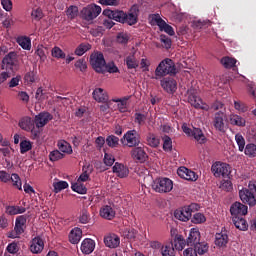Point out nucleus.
<instances>
[{
  "label": "nucleus",
  "mask_w": 256,
  "mask_h": 256,
  "mask_svg": "<svg viewBox=\"0 0 256 256\" xmlns=\"http://www.w3.org/2000/svg\"><path fill=\"white\" fill-rule=\"evenodd\" d=\"M1 69L8 73H15L19 69V58L17 52L11 51L2 59Z\"/></svg>",
  "instance_id": "3"
},
{
  "label": "nucleus",
  "mask_w": 256,
  "mask_h": 256,
  "mask_svg": "<svg viewBox=\"0 0 256 256\" xmlns=\"http://www.w3.org/2000/svg\"><path fill=\"white\" fill-rule=\"evenodd\" d=\"M33 119H31V117H23L20 121H19V127H21L24 131H31V129H33Z\"/></svg>",
  "instance_id": "34"
},
{
  "label": "nucleus",
  "mask_w": 256,
  "mask_h": 256,
  "mask_svg": "<svg viewBox=\"0 0 256 256\" xmlns=\"http://www.w3.org/2000/svg\"><path fill=\"white\" fill-rule=\"evenodd\" d=\"M58 149L62 153H68V155H71V153H73V148L71 147V144L67 141L58 142Z\"/></svg>",
  "instance_id": "46"
},
{
  "label": "nucleus",
  "mask_w": 256,
  "mask_h": 256,
  "mask_svg": "<svg viewBox=\"0 0 256 256\" xmlns=\"http://www.w3.org/2000/svg\"><path fill=\"white\" fill-rule=\"evenodd\" d=\"M121 143L126 145V147L135 148L141 145V135L137 130H128L121 138Z\"/></svg>",
  "instance_id": "6"
},
{
  "label": "nucleus",
  "mask_w": 256,
  "mask_h": 256,
  "mask_svg": "<svg viewBox=\"0 0 256 256\" xmlns=\"http://www.w3.org/2000/svg\"><path fill=\"white\" fill-rule=\"evenodd\" d=\"M225 69H233L237 64V59L225 56L220 61Z\"/></svg>",
  "instance_id": "41"
},
{
  "label": "nucleus",
  "mask_w": 256,
  "mask_h": 256,
  "mask_svg": "<svg viewBox=\"0 0 256 256\" xmlns=\"http://www.w3.org/2000/svg\"><path fill=\"white\" fill-rule=\"evenodd\" d=\"M177 175H179L181 179H185L186 181H197V179H199V176L195 172L185 166H181L178 168Z\"/></svg>",
  "instance_id": "16"
},
{
  "label": "nucleus",
  "mask_w": 256,
  "mask_h": 256,
  "mask_svg": "<svg viewBox=\"0 0 256 256\" xmlns=\"http://www.w3.org/2000/svg\"><path fill=\"white\" fill-rule=\"evenodd\" d=\"M112 171L113 173H116L117 177H120V179H124V177L129 175V168H127V166H125L123 163L119 162L114 164Z\"/></svg>",
  "instance_id": "25"
},
{
  "label": "nucleus",
  "mask_w": 256,
  "mask_h": 256,
  "mask_svg": "<svg viewBox=\"0 0 256 256\" xmlns=\"http://www.w3.org/2000/svg\"><path fill=\"white\" fill-rule=\"evenodd\" d=\"M248 212L247 205H244L241 202H235L230 207V213L232 217H245Z\"/></svg>",
  "instance_id": "14"
},
{
  "label": "nucleus",
  "mask_w": 256,
  "mask_h": 256,
  "mask_svg": "<svg viewBox=\"0 0 256 256\" xmlns=\"http://www.w3.org/2000/svg\"><path fill=\"white\" fill-rule=\"evenodd\" d=\"M130 155L134 161H139L140 163H145V161H147V153L143 147H134V149L131 150Z\"/></svg>",
  "instance_id": "21"
},
{
  "label": "nucleus",
  "mask_w": 256,
  "mask_h": 256,
  "mask_svg": "<svg viewBox=\"0 0 256 256\" xmlns=\"http://www.w3.org/2000/svg\"><path fill=\"white\" fill-rule=\"evenodd\" d=\"M117 43H121L122 45H126V43H129V35L127 33H118L116 37Z\"/></svg>",
  "instance_id": "63"
},
{
  "label": "nucleus",
  "mask_w": 256,
  "mask_h": 256,
  "mask_svg": "<svg viewBox=\"0 0 256 256\" xmlns=\"http://www.w3.org/2000/svg\"><path fill=\"white\" fill-rule=\"evenodd\" d=\"M104 243L109 249H117V246L121 243V239L115 234H110L104 237Z\"/></svg>",
  "instance_id": "26"
},
{
  "label": "nucleus",
  "mask_w": 256,
  "mask_h": 256,
  "mask_svg": "<svg viewBox=\"0 0 256 256\" xmlns=\"http://www.w3.org/2000/svg\"><path fill=\"white\" fill-rule=\"evenodd\" d=\"M244 153L248 157H256V145L253 143L247 144Z\"/></svg>",
  "instance_id": "53"
},
{
  "label": "nucleus",
  "mask_w": 256,
  "mask_h": 256,
  "mask_svg": "<svg viewBox=\"0 0 256 256\" xmlns=\"http://www.w3.org/2000/svg\"><path fill=\"white\" fill-rule=\"evenodd\" d=\"M43 249H45V242L41 237H35L32 239L29 250L34 255H39V253L43 252Z\"/></svg>",
  "instance_id": "18"
},
{
  "label": "nucleus",
  "mask_w": 256,
  "mask_h": 256,
  "mask_svg": "<svg viewBox=\"0 0 256 256\" xmlns=\"http://www.w3.org/2000/svg\"><path fill=\"white\" fill-rule=\"evenodd\" d=\"M51 55L52 57H54V59H65V57H67L65 52H63V50L59 48V46H55L54 48H52Z\"/></svg>",
  "instance_id": "49"
},
{
  "label": "nucleus",
  "mask_w": 256,
  "mask_h": 256,
  "mask_svg": "<svg viewBox=\"0 0 256 256\" xmlns=\"http://www.w3.org/2000/svg\"><path fill=\"white\" fill-rule=\"evenodd\" d=\"M27 211V208L23 206H7L6 207V213L8 215H22V213H25Z\"/></svg>",
  "instance_id": "37"
},
{
  "label": "nucleus",
  "mask_w": 256,
  "mask_h": 256,
  "mask_svg": "<svg viewBox=\"0 0 256 256\" xmlns=\"http://www.w3.org/2000/svg\"><path fill=\"white\" fill-rule=\"evenodd\" d=\"M0 181L2 183H9V181H12L16 189H19V191L22 189L21 178L17 174H12L11 176L6 171L0 170Z\"/></svg>",
  "instance_id": "10"
},
{
  "label": "nucleus",
  "mask_w": 256,
  "mask_h": 256,
  "mask_svg": "<svg viewBox=\"0 0 256 256\" xmlns=\"http://www.w3.org/2000/svg\"><path fill=\"white\" fill-rule=\"evenodd\" d=\"M163 141V150L166 151V153H171L173 151V140H171V137L165 135L162 138Z\"/></svg>",
  "instance_id": "44"
},
{
  "label": "nucleus",
  "mask_w": 256,
  "mask_h": 256,
  "mask_svg": "<svg viewBox=\"0 0 256 256\" xmlns=\"http://www.w3.org/2000/svg\"><path fill=\"white\" fill-rule=\"evenodd\" d=\"M152 21L156 22V25L159 27L160 31H164V33H167L170 36L175 35V30H173V27L167 24V22H165V20H163L159 14H153Z\"/></svg>",
  "instance_id": "11"
},
{
  "label": "nucleus",
  "mask_w": 256,
  "mask_h": 256,
  "mask_svg": "<svg viewBox=\"0 0 256 256\" xmlns=\"http://www.w3.org/2000/svg\"><path fill=\"white\" fill-rule=\"evenodd\" d=\"M129 99H131V95L124 96L122 98H114V99H112V101H113V103H118L117 107H118V111L120 113H127V103L129 101Z\"/></svg>",
  "instance_id": "29"
},
{
  "label": "nucleus",
  "mask_w": 256,
  "mask_h": 256,
  "mask_svg": "<svg viewBox=\"0 0 256 256\" xmlns=\"http://www.w3.org/2000/svg\"><path fill=\"white\" fill-rule=\"evenodd\" d=\"M124 61L126 63L127 69H137V67H139V61L135 57V53L127 56Z\"/></svg>",
  "instance_id": "35"
},
{
  "label": "nucleus",
  "mask_w": 256,
  "mask_h": 256,
  "mask_svg": "<svg viewBox=\"0 0 256 256\" xmlns=\"http://www.w3.org/2000/svg\"><path fill=\"white\" fill-rule=\"evenodd\" d=\"M194 29H204V27H211L209 20H196L193 22Z\"/></svg>",
  "instance_id": "54"
},
{
  "label": "nucleus",
  "mask_w": 256,
  "mask_h": 256,
  "mask_svg": "<svg viewBox=\"0 0 256 256\" xmlns=\"http://www.w3.org/2000/svg\"><path fill=\"white\" fill-rule=\"evenodd\" d=\"M205 221H207V219L205 218V215H203L202 213H196L192 218V223H195L196 225L205 223Z\"/></svg>",
  "instance_id": "61"
},
{
  "label": "nucleus",
  "mask_w": 256,
  "mask_h": 256,
  "mask_svg": "<svg viewBox=\"0 0 256 256\" xmlns=\"http://www.w3.org/2000/svg\"><path fill=\"white\" fill-rule=\"evenodd\" d=\"M72 191L75 193H79L80 195H85L87 193V187L85 185L81 184V182L77 181L76 183H72L71 186Z\"/></svg>",
  "instance_id": "45"
},
{
  "label": "nucleus",
  "mask_w": 256,
  "mask_h": 256,
  "mask_svg": "<svg viewBox=\"0 0 256 256\" xmlns=\"http://www.w3.org/2000/svg\"><path fill=\"white\" fill-rule=\"evenodd\" d=\"M146 143L149 147L157 148L161 144V138L153 133H149L146 137Z\"/></svg>",
  "instance_id": "33"
},
{
  "label": "nucleus",
  "mask_w": 256,
  "mask_h": 256,
  "mask_svg": "<svg viewBox=\"0 0 256 256\" xmlns=\"http://www.w3.org/2000/svg\"><path fill=\"white\" fill-rule=\"evenodd\" d=\"M102 15L108 17V19H113V21H117V23H127V25H135L137 23V16L135 14H127L123 10L105 9L103 10Z\"/></svg>",
  "instance_id": "1"
},
{
  "label": "nucleus",
  "mask_w": 256,
  "mask_h": 256,
  "mask_svg": "<svg viewBox=\"0 0 256 256\" xmlns=\"http://www.w3.org/2000/svg\"><path fill=\"white\" fill-rule=\"evenodd\" d=\"M152 189L156 193H171L173 191V180L167 177L157 178L152 183Z\"/></svg>",
  "instance_id": "5"
},
{
  "label": "nucleus",
  "mask_w": 256,
  "mask_h": 256,
  "mask_svg": "<svg viewBox=\"0 0 256 256\" xmlns=\"http://www.w3.org/2000/svg\"><path fill=\"white\" fill-rule=\"evenodd\" d=\"M7 253H10L11 255H15L19 253V244L17 242L9 243L6 247Z\"/></svg>",
  "instance_id": "57"
},
{
  "label": "nucleus",
  "mask_w": 256,
  "mask_h": 256,
  "mask_svg": "<svg viewBox=\"0 0 256 256\" xmlns=\"http://www.w3.org/2000/svg\"><path fill=\"white\" fill-rule=\"evenodd\" d=\"M92 95L93 99L98 103H107L109 101V95H107V92L103 88H96Z\"/></svg>",
  "instance_id": "27"
},
{
  "label": "nucleus",
  "mask_w": 256,
  "mask_h": 256,
  "mask_svg": "<svg viewBox=\"0 0 256 256\" xmlns=\"http://www.w3.org/2000/svg\"><path fill=\"white\" fill-rule=\"evenodd\" d=\"M115 215V210L109 205H105L100 209V217L107 219L108 221L115 219Z\"/></svg>",
  "instance_id": "28"
},
{
  "label": "nucleus",
  "mask_w": 256,
  "mask_h": 256,
  "mask_svg": "<svg viewBox=\"0 0 256 256\" xmlns=\"http://www.w3.org/2000/svg\"><path fill=\"white\" fill-rule=\"evenodd\" d=\"M90 65L96 73H105V56L101 52H94L90 56Z\"/></svg>",
  "instance_id": "8"
},
{
  "label": "nucleus",
  "mask_w": 256,
  "mask_h": 256,
  "mask_svg": "<svg viewBox=\"0 0 256 256\" xmlns=\"http://www.w3.org/2000/svg\"><path fill=\"white\" fill-rule=\"evenodd\" d=\"M154 75L155 77H152V79L156 80L163 79L167 77V75H170V77L177 75V67H175V62H173L171 58H165L156 67Z\"/></svg>",
  "instance_id": "2"
},
{
  "label": "nucleus",
  "mask_w": 256,
  "mask_h": 256,
  "mask_svg": "<svg viewBox=\"0 0 256 256\" xmlns=\"http://www.w3.org/2000/svg\"><path fill=\"white\" fill-rule=\"evenodd\" d=\"M161 253L162 256H175V248L173 247V244L171 243L162 246Z\"/></svg>",
  "instance_id": "48"
},
{
  "label": "nucleus",
  "mask_w": 256,
  "mask_h": 256,
  "mask_svg": "<svg viewBox=\"0 0 256 256\" xmlns=\"http://www.w3.org/2000/svg\"><path fill=\"white\" fill-rule=\"evenodd\" d=\"M188 102L195 109H202V111H209V105H207L206 103H203V100L199 96L193 93L189 94Z\"/></svg>",
  "instance_id": "15"
},
{
  "label": "nucleus",
  "mask_w": 256,
  "mask_h": 256,
  "mask_svg": "<svg viewBox=\"0 0 256 256\" xmlns=\"http://www.w3.org/2000/svg\"><path fill=\"white\" fill-rule=\"evenodd\" d=\"M66 15L68 19H71V20L75 19L79 15V7L75 5L69 6L66 10Z\"/></svg>",
  "instance_id": "47"
},
{
  "label": "nucleus",
  "mask_w": 256,
  "mask_h": 256,
  "mask_svg": "<svg viewBox=\"0 0 256 256\" xmlns=\"http://www.w3.org/2000/svg\"><path fill=\"white\" fill-rule=\"evenodd\" d=\"M89 221H91V214L87 208H83L80 212L79 223H82V225H87Z\"/></svg>",
  "instance_id": "43"
},
{
  "label": "nucleus",
  "mask_w": 256,
  "mask_h": 256,
  "mask_svg": "<svg viewBox=\"0 0 256 256\" xmlns=\"http://www.w3.org/2000/svg\"><path fill=\"white\" fill-rule=\"evenodd\" d=\"M160 85L169 95H173L177 91V80L172 77L161 78Z\"/></svg>",
  "instance_id": "12"
},
{
  "label": "nucleus",
  "mask_w": 256,
  "mask_h": 256,
  "mask_svg": "<svg viewBox=\"0 0 256 256\" xmlns=\"http://www.w3.org/2000/svg\"><path fill=\"white\" fill-rule=\"evenodd\" d=\"M239 197L245 205H249V207H255L256 205V199L255 194L251 192V190L247 188H243L239 191Z\"/></svg>",
  "instance_id": "13"
},
{
  "label": "nucleus",
  "mask_w": 256,
  "mask_h": 256,
  "mask_svg": "<svg viewBox=\"0 0 256 256\" xmlns=\"http://www.w3.org/2000/svg\"><path fill=\"white\" fill-rule=\"evenodd\" d=\"M54 193H60L63 189H67L69 187V183L67 181H59L53 183Z\"/></svg>",
  "instance_id": "52"
},
{
  "label": "nucleus",
  "mask_w": 256,
  "mask_h": 256,
  "mask_svg": "<svg viewBox=\"0 0 256 256\" xmlns=\"http://www.w3.org/2000/svg\"><path fill=\"white\" fill-rule=\"evenodd\" d=\"M65 157V154L61 153L59 150H53L49 154V159L52 162L59 161L60 159H63Z\"/></svg>",
  "instance_id": "56"
},
{
  "label": "nucleus",
  "mask_w": 256,
  "mask_h": 256,
  "mask_svg": "<svg viewBox=\"0 0 256 256\" xmlns=\"http://www.w3.org/2000/svg\"><path fill=\"white\" fill-rule=\"evenodd\" d=\"M33 149V145L31 144V141L29 140H23L20 142V153L22 155H25L28 151H31Z\"/></svg>",
  "instance_id": "51"
},
{
  "label": "nucleus",
  "mask_w": 256,
  "mask_h": 256,
  "mask_svg": "<svg viewBox=\"0 0 256 256\" xmlns=\"http://www.w3.org/2000/svg\"><path fill=\"white\" fill-rule=\"evenodd\" d=\"M76 69H79L82 73L83 71L87 70V62H85V59L81 58L74 64Z\"/></svg>",
  "instance_id": "64"
},
{
  "label": "nucleus",
  "mask_w": 256,
  "mask_h": 256,
  "mask_svg": "<svg viewBox=\"0 0 256 256\" xmlns=\"http://www.w3.org/2000/svg\"><path fill=\"white\" fill-rule=\"evenodd\" d=\"M103 161L106 167H113V164L115 163V156H113V154L105 153Z\"/></svg>",
  "instance_id": "59"
},
{
  "label": "nucleus",
  "mask_w": 256,
  "mask_h": 256,
  "mask_svg": "<svg viewBox=\"0 0 256 256\" xmlns=\"http://www.w3.org/2000/svg\"><path fill=\"white\" fill-rule=\"evenodd\" d=\"M17 43L26 51H31V39L27 36H21L17 38Z\"/></svg>",
  "instance_id": "38"
},
{
  "label": "nucleus",
  "mask_w": 256,
  "mask_h": 256,
  "mask_svg": "<svg viewBox=\"0 0 256 256\" xmlns=\"http://www.w3.org/2000/svg\"><path fill=\"white\" fill-rule=\"evenodd\" d=\"M106 145L110 147V149H117L119 147V137L111 134L106 137Z\"/></svg>",
  "instance_id": "40"
},
{
  "label": "nucleus",
  "mask_w": 256,
  "mask_h": 256,
  "mask_svg": "<svg viewBox=\"0 0 256 256\" xmlns=\"http://www.w3.org/2000/svg\"><path fill=\"white\" fill-rule=\"evenodd\" d=\"M147 120V116L145 114L141 113H135L134 114V122L137 123L138 125H145V121Z\"/></svg>",
  "instance_id": "62"
},
{
  "label": "nucleus",
  "mask_w": 256,
  "mask_h": 256,
  "mask_svg": "<svg viewBox=\"0 0 256 256\" xmlns=\"http://www.w3.org/2000/svg\"><path fill=\"white\" fill-rule=\"evenodd\" d=\"M80 249L84 255H91L95 251V242L91 238H85L81 243Z\"/></svg>",
  "instance_id": "24"
},
{
  "label": "nucleus",
  "mask_w": 256,
  "mask_h": 256,
  "mask_svg": "<svg viewBox=\"0 0 256 256\" xmlns=\"http://www.w3.org/2000/svg\"><path fill=\"white\" fill-rule=\"evenodd\" d=\"M101 11V6L97 4H89L81 10L80 15L84 21L89 22L97 19V17L101 15Z\"/></svg>",
  "instance_id": "7"
},
{
  "label": "nucleus",
  "mask_w": 256,
  "mask_h": 256,
  "mask_svg": "<svg viewBox=\"0 0 256 256\" xmlns=\"http://www.w3.org/2000/svg\"><path fill=\"white\" fill-rule=\"evenodd\" d=\"M230 124L237 127H245V119L239 115L232 114L230 115Z\"/></svg>",
  "instance_id": "42"
},
{
  "label": "nucleus",
  "mask_w": 256,
  "mask_h": 256,
  "mask_svg": "<svg viewBox=\"0 0 256 256\" xmlns=\"http://www.w3.org/2000/svg\"><path fill=\"white\" fill-rule=\"evenodd\" d=\"M51 119H53V115H51L48 112H42L40 114H38L37 116H35L34 119V123L36 125V127L41 128V127H45L47 125V123H49V121H51Z\"/></svg>",
  "instance_id": "22"
},
{
  "label": "nucleus",
  "mask_w": 256,
  "mask_h": 256,
  "mask_svg": "<svg viewBox=\"0 0 256 256\" xmlns=\"http://www.w3.org/2000/svg\"><path fill=\"white\" fill-rule=\"evenodd\" d=\"M104 68L108 73H119V67L115 64V62H108L105 64Z\"/></svg>",
  "instance_id": "60"
},
{
  "label": "nucleus",
  "mask_w": 256,
  "mask_h": 256,
  "mask_svg": "<svg viewBox=\"0 0 256 256\" xmlns=\"http://www.w3.org/2000/svg\"><path fill=\"white\" fill-rule=\"evenodd\" d=\"M198 255H205L209 251V244L207 242H200L194 247Z\"/></svg>",
  "instance_id": "50"
},
{
  "label": "nucleus",
  "mask_w": 256,
  "mask_h": 256,
  "mask_svg": "<svg viewBox=\"0 0 256 256\" xmlns=\"http://www.w3.org/2000/svg\"><path fill=\"white\" fill-rule=\"evenodd\" d=\"M235 141L238 145L239 151L243 152L245 151V138L240 133H237L235 135Z\"/></svg>",
  "instance_id": "55"
},
{
  "label": "nucleus",
  "mask_w": 256,
  "mask_h": 256,
  "mask_svg": "<svg viewBox=\"0 0 256 256\" xmlns=\"http://www.w3.org/2000/svg\"><path fill=\"white\" fill-rule=\"evenodd\" d=\"M82 237L83 231L81 230V228H74L69 234V241L70 243H73V245H77V243L81 241Z\"/></svg>",
  "instance_id": "31"
},
{
  "label": "nucleus",
  "mask_w": 256,
  "mask_h": 256,
  "mask_svg": "<svg viewBox=\"0 0 256 256\" xmlns=\"http://www.w3.org/2000/svg\"><path fill=\"white\" fill-rule=\"evenodd\" d=\"M90 49H91V44L84 42V43H81L80 45H78V47L75 49L74 53L78 57H82V55H85V53H87V51H90Z\"/></svg>",
  "instance_id": "39"
},
{
  "label": "nucleus",
  "mask_w": 256,
  "mask_h": 256,
  "mask_svg": "<svg viewBox=\"0 0 256 256\" xmlns=\"http://www.w3.org/2000/svg\"><path fill=\"white\" fill-rule=\"evenodd\" d=\"M199 208V204L191 203L188 206L175 210L174 217L175 219H178V221L187 222L191 217H193V213H195V211H199Z\"/></svg>",
  "instance_id": "4"
},
{
  "label": "nucleus",
  "mask_w": 256,
  "mask_h": 256,
  "mask_svg": "<svg viewBox=\"0 0 256 256\" xmlns=\"http://www.w3.org/2000/svg\"><path fill=\"white\" fill-rule=\"evenodd\" d=\"M211 171L214 177H223L224 179H227L231 174V166L227 163L215 162L211 167Z\"/></svg>",
  "instance_id": "9"
},
{
  "label": "nucleus",
  "mask_w": 256,
  "mask_h": 256,
  "mask_svg": "<svg viewBox=\"0 0 256 256\" xmlns=\"http://www.w3.org/2000/svg\"><path fill=\"white\" fill-rule=\"evenodd\" d=\"M227 243H229V234H227V229L222 228L221 232L215 235V246L227 247Z\"/></svg>",
  "instance_id": "20"
},
{
  "label": "nucleus",
  "mask_w": 256,
  "mask_h": 256,
  "mask_svg": "<svg viewBox=\"0 0 256 256\" xmlns=\"http://www.w3.org/2000/svg\"><path fill=\"white\" fill-rule=\"evenodd\" d=\"M26 225H27V216L26 215L17 216L15 220L14 231H16L18 235H23V233H25Z\"/></svg>",
  "instance_id": "23"
},
{
  "label": "nucleus",
  "mask_w": 256,
  "mask_h": 256,
  "mask_svg": "<svg viewBox=\"0 0 256 256\" xmlns=\"http://www.w3.org/2000/svg\"><path fill=\"white\" fill-rule=\"evenodd\" d=\"M192 137H194L195 141L200 145H205V143H207V137H205L203 130L200 128H193Z\"/></svg>",
  "instance_id": "32"
},
{
  "label": "nucleus",
  "mask_w": 256,
  "mask_h": 256,
  "mask_svg": "<svg viewBox=\"0 0 256 256\" xmlns=\"http://www.w3.org/2000/svg\"><path fill=\"white\" fill-rule=\"evenodd\" d=\"M232 221L236 229H239V231H247L249 224H247V220H245L243 216H234L232 217Z\"/></svg>",
  "instance_id": "30"
},
{
  "label": "nucleus",
  "mask_w": 256,
  "mask_h": 256,
  "mask_svg": "<svg viewBox=\"0 0 256 256\" xmlns=\"http://www.w3.org/2000/svg\"><path fill=\"white\" fill-rule=\"evenodd\" d=\"M31 17L33 21H41L43 10L41 8H34L31 12Z\"/></svg>",
  "instance_id": "58"
},
{
  "label": "nucleus",
  "mask_w": 256,
  "mask_h": 256,
  "mask_svg": "<svg viewBox=\"0 0 256 256\" xmlns=\"http://www.w3.org/2000/svg\"><path fill=\"white\" fill-rule=\"evenodd\" d=\"M213 125L217 131H220V133H225V113L222 111L215 113Z\"/></svg>",
  "instance_id": "19"
},
{
  "label": "nucleus",
  "mask_w": 256,
  "mask_h": 256,
  "mask_svg": "<svg viewBox=\"0 0 256 256\" xmlns=\"http://www.w3.org/2000/svg\"><path fill=\"white\" fill-rule=\"evenodd\" d=\"M200 242H201V232H199V229L197 228H192L186 239V243L188 247H195Z\"/></svg>",
  "instance_id": "17"
},
{
  "label": "nucleus",
  "mask_w": 256,
  "mask_h": 256,
  "mask_svg": "<svg viewBox=\"0 0 256 256\" xmlns=\"http://www.w3.org/2000/svg\"><path fill=\"white\" fill-rule=\"evenodd\" d=\"M187 245V240L182 235L177 234L174 239V247L177 251H183Z\"/></svg>",
  "instance_id": "36"
}]
</instances>
